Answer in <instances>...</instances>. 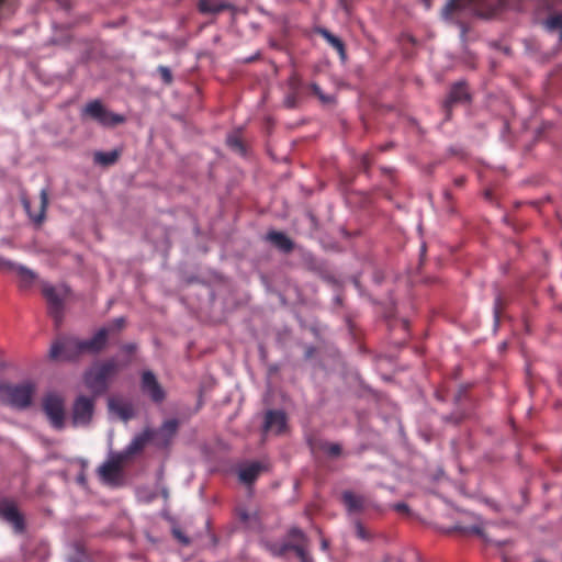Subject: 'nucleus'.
Segmentation results:
<instances>
[{
	"mask_svg": "<svg viewBox=\"0 0 562 562\" xmlns=\"http://www.w3.org/2000/svg\"><path fill=\"white\" fill-rule=\"evenodd\" d=\"M108 406L110 412L123 420H128L134 415L132 404L121 398L110 397L108 401Z\"/></svg>",
	"mask_w": 562,
	"mask_h": 562,
	"instance_id": "nucleus-14",
	"label": "nucleus"
},
{
	"mask_svg": "<svg viewBox=\"0 0 562 562\" xmlns=\"http://www.w3.org/2000/svg\"><path fill=\"white\" fill-rule=\"evenodd\" d=\"M342 501L349 514H358L366 508V498L362 495L346 491Z\"/></svg>",
	"mask_w": 562,
	"mask_h": 562,
	"instance_id": "nucleus-15",
	"label": "nucleus"
},
{
	"mask_svg": "<svg viewBox=\"0 0 562 562\" xmlns=\"http://www.w3.org/2000/svg\"><path fill=\"white\" fill-rule=\"evenodd\" d=\"M239 516H240V519H241L243 521H248V519H249V517H250V515H249L248 513H246V512H240V513H239Z\"/></svg>",
	"mask_w": 562,
	"mask_h": 562,
	"instance_id": "nucleus-41",
	"label": "nucleus"
},
{
	"mask_svg": "<svg viewBox=\"0 0 562 562\" xmlns=\"http://www.w3.org/2000/svg\"><path fill=\"white\" fill-rule=\"evenodd\" d=\"M125 319L123 317H119L113 322V325L115 326V328L120 329L123 327Z\"/></svg>",
	"mask_w": 562,
	"mask_h": 562,
	"instance_id": "nucleus-38",
	"label": "nucleus"
},
{
	"mask_svg": "<svg viewBox=\"0 0 562 562\" xmlns=\"http://www.w3.org/2000/svg\"><path fill=\"white\" fill-rule=\"evenodd\" d=\"M41 203H40V211L37 214H31L30 213V216L33 218L34 222H37V223H41L44 218V215H45V211H46V207H47V204H48V194H47V191L45 189H42L41 190Z\"/></svg>",
	"mask_w": 562,
	"mask_h": 562,
	"instance_id": "nucleus-25",
	"label": "nucleus"
},
{
	"mask_svg": "<svg viewBox=\"0 0 562 562\" xmlns=\"http://www.w3.org/2000/svg\"><path fill=\"white\" fill-rule=\"evenodd\" d=\"M82 353L81 340L75 337L60 338L49 349V358L56 361H71Z\"/></svg>",
	"mask_w": 562,
	"mask_h": 562,
	"instance_id": "nucleus-4",
	"label": "nucleus"
},
{
	"mask_svg": "<svg viewBox=\"0 0 562 562\" xmlns=\"http://www.w3.org/2000/svg\"><path fill=\"white\" fill-rule=\"evenodd\" d=\"M119 156L120 151L116 149L111 151H97L94 153V162L102 166H109L114 164Z\"/></svg>",
	"mask_w": 562,
	"mask_h": 562,
	"instance_id": "nucleus-23",
	"label": "nucleus"
},
{
	"mask_svg": "<svg viewBox=\"0 0 562 562\" xmlns=\"http://www.w3.org/2000/svg\"><path fill=\"white\" fill-rule=\"evenodd\" d=\"M460 27H461V31H462V36H464V33H465L464 25H463V24H460Z\"/></svg>",
	"mask_w": 562,
	"mask_h": 562,
	"instance_id": "nucleus-45",
	"label": "nucleus"
},
{
	"mask_svg": "<svg viewBox=\"0 0 562 562\" xmlns=\"http://www.w3.org/2000/svg\"><path fill=\"white\" fill-rule=\"evenodd\" d=\"M153 435L154 431L146 429L140 435L136 436L124 449L130 458L139 452Z\"/></svg>",
	"mask_w": 562,
	"mask_h": 562,
	"instance_id": "nucleus-18",
	"label": "nucleus"
},
{
	"mask_svg": "<svg viewBox=\"0 0 562 562\" xmlns=\"http://www.w3.org/2000/svg\"><path fill=\"white\" fill-rule=\"evenodd\" d=\"M35 384L24 381L19 384H1L0 402L16 409H25L32 404Z\"/></svg>",
	"mask_w": 562,
	"mask_h": 562,
	"instance_id": "nucleus-3",
	"label": "nucleus"
},
{
	"mask_svg": "<svg viewBox=\"0 0 562 562\" xmlns=\"http://www.w3.org/2000/svg\"><path fill=\"white\" fill-rule=\"evenodd\" d=\"M108 329H99L90 339L81 340L83 352L95 353L102 350L106 344Z\"/></svg>",
	"mask_w": 562,
	"mask_h": 562,
	"instance_id": "nucleus-13",
	"label": "nucleus"
},
{
	"mask_svg": "<svg viewBox=\"0 0 562 562\" xmlns=\"http://www.w3.org/2000/svg\"><path fill=\"white\" fill-rule=\"evenodd\" d=\"M199 8L204 13H218L226 8L220 0H200Z\"/></svg>",
	"mask_w": 562,
	"mask_h": 562,
	"instance_id": "nucleus-24",
	"label": "nucleus"
},
{
	"mask_svg": "<svg viewBox=\"0 0 562 562\" xmlns=\"http://www.w3.org/2000/svg\"><path fill=\"white\" fill-rule=\"evenodd\" d=\"M544 26L548 31H560L562 40V15L555 14L544 21Z\"/></svg>",
	"mask_w": 562,
	"mask_h": 562,
	"instance_id": "nucleus-26",
	"label": "nucleus"
},
{
	"mask_svg": "<svg viewBox=\"0 0 562 562\" xmlns=\"http://www.w3.org/2000/svg\"><path fill=\"white\" fill-rule=\"evenodd\" d=\"M227 145H228L229 147H232L233 149L238 150V151H240V153L244 150V149H243L241 142H240V140L238 139V137H237V136H235V135H229V136L227 137Z\"/></svg>",
	"mask_w": 562,
	"mask_h": 562,
	"instance_id": "nucleus-31",
	"label": "nucleus"
},
{
	"mask_svg": "<svg viewBox=\"0 0 562 562\" xmlns=\"http://www.w3.org/2000/svg\"><path fill=\"white\" fill-rule=\"evenodd\" d=\"M43 408L50 424L55 428L61 429L65 422V405L63 396L54 392L48 393L44 397Z\"/></svg>",
	"mask_w": 562,
	"mask_h": 562,
	"instance_id": "nucleus-5",
	"label": "nucleus"
},
{
	"mask_svg": "<svg viewBox=\"0 0 562 562\" xmlns=\"http://www.w3.org/2000/svg\"><path fill=\"white\" fill-rule=\"evenodd\" d=\"M327 548V543L324 541L323 542V549H326Z\"/></svg>",
	"mask_w": 562,
	"mask_h": 562,
	"instance_id": "nucleus-46",
	"label": "nucleus"
},
{
	"mask_svg": "<svg viewBox=\"0 0 562 562\" xmlns=\"http://www.w3.org/2000/svg\"><path fill=\"white\" fill-rule=\"evenodd\" d=\"M127 364L128 361L120 363L113 358L97 362L86 371L85 384L92 393L102 394L108 390L109 382Z\"/></svg>",
	"mask_w": 562,
	"mask_h": 562,
	"instance_id": "nucleus-1",
	"label": "nucleus"
},
{
	"mask_svg": "<svg viewBox=\"0 0 562 562\" xmlns=\"http://www.w3.org/2000/svg\"><path fill=\"white\" fill-rule=\"evenodd\" d=\"M318 33L327 41V43L333 46L337 52L338 54L340 55V57L342 59H345L346 57V52H345V45L342 43V41L335 36L334 34H331L329 31H327L326 29H319L318 30Z\"/></svg>",
	"mask_w": 562,
	"mask_h": 562,
	"instance_id": "nucleus-22",
	"label": "nucleus"
},
{
	"mask_svg": "<svg viewBox=\"0 0 562 562\" xmlns=\"http://www.w3.org/2000/svg\"><path fill=\"white\" fill-rule=\"evenodd\" d=\"M94 400L85 395L76 398L71 409V423L75 427L88 426L93 417Z\"/></svg>",
	"mask_w": 562,
	"mask_h": 562,
	"instance_id": "nucleus-6",
	"label": "nucleus"
},
{
	"mask_svg": "<svg viewBox=\"0 0 562 562\" xmlns=\"http://www.w3.org/2000/svg\"><path fill=\"white\" fill-rule=\"evenodd\" d=\"M173 533L183 544L189 543V539L187 537H184L181 531L175 530Z\"/></svg>",
	"mask_w": 562,
	"mask_h": 562,
	"instance_id": "nucleus-36",
	"label": "nucleus"
},
{
	"mask_svg": "<svg viewBox=\"0 0 562 562\" xmlns=\"http://www.w3.org/2000/svg\"><path fill=\"white\" fill-rule=\"evenodd\" d=\"M263 467L259 462L243 465L238 471L239 480L245 484H251L260 474Z\"/></svg>",
	"mask_w": 562,
	"mask_h": 562,
	"instance_id": "nucleus-16",
	"label": "nucleus"
},
{
	"mask_svg": "<svg viewBox=\"0 0 562 562\" xmlns=\"http://www.w3.org/2000/svg\"><path fill=\"white\" fill-rule=\"evenodd\" d=\"M290 550H293L296 553V555L300 557L302 562H310L308 557L302 547L290 544Z\"/></svg>",
	"mask_w": 562,
	"mask_h": 562,
	"instance_id": "nucleus-35",
	"label": "nucleus"
},
{
	"mask_svg": "<svg viewBox=\"0 0 562 562\" xmlns=\"http://www.w3.org/2000/svg\"><path fill=\"white\" fill-rule=\"evenodd\" d=\"M77 481L82 486L86 485V476H85V474L83 473L79 474L78 477H77Z\"/></svg>",
	"mask_w": 562,
	"mask_h": 562,
	"instance_id": "nucleus-40",
	"label": "nucleus"
},
{
	"mask_svg": "<svg viewBox=\"0 0 562 562\" xmlns=\"http://www.w3.org/2000/svg\"><path fill=\"white\" fill-rule=\"evenodd\" d=\"M497 305H498V300L496 301V305H495V311H494V314H495V321L498 322V308H497Z\"/></svg>",
	"mask_w": 562,
	"mask_h": 562,
	"instance_id": "nucleus-42",
	"label": "nucleus"
},
{
	"mask_svg": "<svg viewBox=\"0 0 562 562\" xmlns=\"http://www.w3.org/2000/svg\"><path fill=\"white\" fill-rule=\"evenodd\" d=\"M290 550V544L283 543L280 546H273L270 548V551L273 555L280 557L285 554Z\"/></svg>",
	"mask_w": 562,
	"mask_h": 562,
	"instance_id": "nucleus-33",
	"label": "nucleus"
},
{
	"mask_svg": "<svg viewBox=\"0 0 562 562\" xmlns=\"http://www.w3.org/2000/svg\"><path fill=\"white\" fill-rule=\"evenodd\" d=\"M468 97H469V94H468L465 86L462 82L456 83L452 87V89L448 95V99L445 102V106L448 109L456 102H462V101L468 100Z\"/></svg>",
	"mask_w": 562,
	"mask_h": 562,
	"instance_id": "nucleus-21",
	"label": "nucleus"
},
{
	"mask_svg": "<svg viewBox=\"0 0 562 562\" xmlns=\"http://www.w3.org/2000/svg\"><path fill=\"white\" fill-rule=\"evenodd\" d=\"M355 529H356V536L361 539V540H368L369 539V533L368 531L364 529V527L362 526V524L360 521H356L355 522Z\"/></svg>",
	"mask_w": 562,
	"mask_h": 562,
	"instance_id": "nucleus-32",
	"label": "nucleus"
},
{
	"mask_svg": "<svg viewBox=\"0 0 562 562\" xmlns=\"http://www.w3.org/2000/svg\"><path fill=\"white\" fill-rule=\"evenodd\" d=\"M323 449L331 457H337L341 452V447L338 443H325Z\"/></svg>",
	"mask_w": 562,
	"mask_h": 562,
	"instance_id": "nucleus-30",
	"label": "nucleus"
},
{
	"mask_svg": "<svg viewBox=\"0 0 562 562\" xmlns=\"http://www.w3.org/2000/svg\"><path fill=\"white\" fill-rule=\"evenodd\" d=\"M394 509L401 513H405L408 510V506L405 503H397L394 505Z\"/></svg>",
	"mask_w": 562,
	"mask_h": 562,
	"instance_id": "nucleus-37",
	"label": "nucleus"
},
{
	"mask_svg": "<svg viewBox=\"0 0 562 562\" xmlns=\"http://www.w3.org/2000/svg\"><path fill=\"white\" fill-rule=\"evenodd\" d=\"M43 294L48 302L49 314L58 322L63 315V299L57 293L56 289L49 284H44Z\"/></svg>",
	"mask_w": 562,
	"mask_h": 562,
	"instance_id": "nucleus-11",
	"label": "nucleus"
},
{
	"mask_svg": "<svg viewBox=\"0 0 562 562\" xmlns=\"http://www.w3.org/2000/svg\"><path fill=\"white\" fill-rule=\"evenodd\" d=\"M128 459L130 456L123 450L121 452H111L106 461L121 470L123 463Z\"/></svg>",
	"mask_w": 562,
	"mask_h": 562,
	"instance_id": "nucleus-27",
	"label": "nucleus"
},
{
	"mask_svg": "<svg viewBox=\"0 0 562 562\" xmlns=\"http://www.w3.org/2000/svg\"><path fill=\"white\" fill-rule=\"evenodd\" d=\"M311 89L313 91V93L315 95L318 97V99L325 103V104H329V103H333L334 102V98L330 97V95H326L323 93L322 89L319 88V86H317L316 83H312L311 85Z\"/></svg>",
	"mask_w": 562,
	"mask_h": 562,
	"instance_id": "nucleus-29",
	"label": "nucleus"
},
{
	"mask_svg": "<svg viewBox=\"0 0 562 562\" xmlns=\"http://www.w3.org/2000/svg\"><path fill=\"white\" fill-rule=\"evenodd\" d=\"M499 0H449L442 9V16L451 20L461 14L490 18L497 9Z\"/></svg>",
	"mask_w": 562,
	"mask_h": 562,
	"instance_id": "nucleus-2",
	"label": "nucleus"
},
{
	"mask_svg": "<svg viewBox=\"0 0 562 562\" xmlns=\"http://www.w3.org/2000/svg\"><path fill=\"white\" fill-rule=\"evenodd\" d=\"M177 427H178L177 420H175V419L167 420L161 426L159 434L165 435V436H172L176 432Z\"/></svg>",
	"mask_w": 562,
	"mask_h": 562,
	"instance_id": "nucleus-28",
	"label": "nucleus"
},
{
	"mask_svg": "<svg viewBox=\"0 0 562 562\" xmlns=\"http://www.w3.org/2000/svg\"><path fill=\"white\" fill-rule=\"evenodd\" d=\"M0 270L4 272H14L19 278L20 285L23 288L31 286L37 278L36 273L27 267L2 257H0Z\"/></svg>",
	"mask_w": 562,
	"mask_h": 562,
	"instance_id": "nucleus-8",
	"label": "nucleus"
},
{
	"mask_svg": "<svg viewBox=\"0 0 562 562\" xmlns=\"http://www.w3.org/2000/svg\"><path fill=\"white\" fill-rule=\"evenodd\" d=\"M285 102L289 108L294 106V101L292 99L288 98Z\"/></svg>",
	"mask_w": 562,
	"mask_h": 562,
	"instance_id": "nucleus-43",
	"label": "nucleus"
},
{
	"mask_svg": "<svg viewBox=\"0 0 562 562\" xmlns=\"http://www.w3.org/2000/svg\"><path fill=\"white\" fill-rule=\"evenodd\" d=\"M98 473L101 477V480L106 484H115L121 474V470L111 464L110 462L105 461L100 468L98 469Z\"/></svg>",
	"mask_w": 562,
	"mask_h": 562,
	"instance_id": "nucleus-19",
	"label": "nucleus"
},
{
	"mask_svg": "<svg viewBox=\"0 0 562 562\" xmlns=\"http://www.w3.org/2000/svg\"><path fill=\"white\" fill-rule=\"evenodd\" d=\"M286 427V417L282 411H269L266 414L263 429L266 432L281 434Z\"/></svg>",
	"mask_w": 562,
	"mask_h": 562,
	"instance_id": "nucleus-12",
	"label": "nucleus"
},
{
	"mask_svg": "<svg viewBox=\"0 0 562 562\" xmlns=\"http://www.w3.org/2000/svg\"><path fill=\"white\" fill-rule=\"evenodd\" d=\"M153 435L154 431L146 429L140 435L136 436L124 449L130 458L139 452Z\"/></svg>",
	"mask_w": 562,
	"mask_h": 562,
	"instance_id": "nucleus-17",
	"label": "nucleus"
},
{
	"mask_svg": "<svg viewBox=\"0 0 562 562\" xmlns=\"http://www.w3.org/2000/svg\"><path fill=\"white\" fill-rule=\"evenodd\" d=\"M83 113L103 126H114L124 122L122 115L108 111L98 100L89 102L85 106Z\"/></svg>",
	"mask_w": 562,
	"mask_h": 562,
	"instance_id": "nucleus-7",
	"label": "nucleus"
},
{
	"mask_svg": "<svg viewBox=\"0 0 562 562\" xmlns=\"http://www.w3.org/2000/svg\"><path fill=\"white\" fill-rule=\"evenodd\" d=\"M142 391L147 394L154 402H161L165 398V392L159 384L155 374L146 370L142 374Z\"/></svg>",
	"mask_w": 562,
	"mask_h": 562,
	"instance_id": "nucleus-10",
	"label": "nucleus"
},
{
	"mask_svg": "<svg viewBox=\"0 0 562 562\" xmlns=\"http://www.w3.org/2000/svg\"><path fill=\"white\" fill-rule=\"evenodd\" d=\"M267 239L282 251L289 252L293 248V243L291 241V239L281 232H269L267 234Z\"/></svg>",
	"mask_w": 562,
	"mask_h": 562,
	"instance_id": "nucleus-20",
	"label": "nucleus"
},
{
	"mask_svg": "<svg viewBox=\"0 0 562 562\" xmlns=\"http://www.w3.org/2000/svg\"><path fill=\"white\" fill-rule=\"evenodd\" d=\"M0 517L11 524L16 532L24 530V519L13 502L7 498L0 499Z\"/></svg>",
	"mask_w": 562,
	"mask_h": 562,
	"instance_id": "nucleus-9",
	"label": "nucleus"
},
{
	"mask_svg": "<svg viewBox=\"0 0 562 562\" xmlns=\"http://www.w3.org/2000/svg\"><path fill=\"white\" fill-rule=\"evenodd\" d=\"M135 349H136V347H135V345H133V344H128V345H125V346L123 347V350H124V351H126L127 353H132V352H134V351H135Z\"/></svg>",
	"mask_w": 562,
	"mask_h": 562,
	"instance_id": "nucleus-39",
	"label": "nucleus"
},
{
	"mask_svg": "<svg viewBox=\"0 0 562 562\" xmlns=\"http://www.w3.org/2000/svg\"><path fill=\"white\" fill-rule=\"evenodd\" d=\"M23 205H24L25 210L29 212L30 203L27 201H24Z\"/></svg>",
	"mask_w": 562,
	"mask_h": 562,
	"instance_id": "nucleus-44",
	"label": "nucleus"
},
{
	"mask_svg": "<svg viewBox=\"0 0 562 562\" xmlns=\"http://www.w3.org/2000/svg\"><path fill=\"white\" fill-rule=\"evenodd\" d=\"M158 71L166 83H170L172 81L171 71L168 67L159 66Z\"/></svg>",
	"mask_w": 562,
	"mask_h": 562,
	"instance_id": "nucleus-34",
	"label": "nucleus"
}]
</instances>
